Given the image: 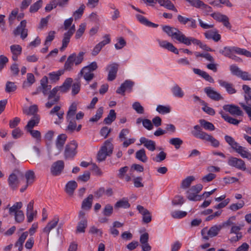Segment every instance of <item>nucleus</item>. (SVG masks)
<instances>
[{"label": "nucleus", "mask_w": 251, "mask_h": 251, "mask_svg": "<svg viewBox=\"0 0 251 251\" xmlns=\"http://www.w3.org/2000/svg\"><path fill=\"white\" fill-rule=\"evenodd\" d=\"M203 186L201 184H198L196 185L192 186L186 192L187 198L190 201H199L201 200V195L198 194L202 189Z\"/></svg>", "instance_id": "nucleus-5"}, {"label": "nucleus", "mask_w": 251, "mask_h": 251, "mask_svg": "<svg viewBox=\"0 0 251 251\" xmlns=\"http://www.w3.org/2000/svg\"><path fill=\"white\" fill-rule=\"evenodd\" d=\"M195 180V178L194 176H187L186 178L182 180L180 187L183 189H186L189 188L192 182Z\"/></svg>", "instance_id": "nucleus-36"}, {"label": "nucleus", "mask_w": 251, "mask_h": 251, "mask_svg": "<svg viewBox=\"0 0 251 251\" xmlns=\"http://www.w3.org/2000/svg\"><path fill=\"white\" fill-rule=\"evenodd\" d=\"M27 231L23 232L15 244V246L18 248L19 251H22L23 249V244L28 236Z\"/></svg>", "instance_id": "nucleus-31"}, {"label": "nucleus", "mask_w": 251, "mask_h": 251, "mask_svg": "<svg viewBox=\"0 0 251 251\" xmlns=\"http://www.w3.org/2000/svg\"><path fill=\"white\" fill-rule=\"evenodd\" d=\"M227 164L229 166L234 167L238 170L242 171L247 170L244 161L240 158L231 156L228 159Z\"/></svg>", "instance_id": "nucleus-9"}, {"label": "nucleus", "mask_w": 251, "mask_h": 251, "mask_svg": "<svg viewBox=\"0 0 251 251\" xmlns=\"http://www.w3.org/2000/svg\"><path fill=\"white\" fill-rule=\"evenodd\" d=\"M191 133L195 137L201 139L206 132L202 131L200 126L196 125L194 126V130L192 131Z\"/></svg>", "instance_id": "nucleus-34"}, {"label": "nucleus", "mask_w": 251, "mask_h": 251, "mask_svg": "<svg viewBox=\"0 0 251 251\" xmlns=\"http://www.w3.org/2000/svg\"><path fill=\"white\" fill-rule=\"evenodd\" d=\"M67 138V136L65 134H61L58 136L55 142V146L59 151H62Z\"/></svg>", "instance_id": "nucleus-29"}, {"label": "nucleus", "mask_w": 251, "mask_h": 251, "mask_svg": "<svg viewBox=\"0 0 251 251\" xmlns=\"http://www.w3.org/2000/svg\"><path fill=\"white\" fill-rule=\"evenodd\" d=\"M77 110L76 104L75 102L73 103L69 107V110L67 113V120L74 119L75 116L76 114Z\"/></svg>", "instance_id": "nucleus-35"}, {"label": "nucleus", "mask_w": 251, "mask_h": 251, "mask_svg": "<svg viewBox=\"0 0 251 251\" xmlns=\"http://www.w3.org/2000/svg\"><path fill=\"white\" fill-rule=\"evenodd\" d=\"M222 227L223 226L219 225L212 226L208 230L207 227L203 228L201 231L202 238L205 240H208L209 237L212 238L217 236Z\"/></svg>", "instance_id": "nucleus-7"}, {"label": "nucleus", "mask_w": 251, "mask_h": 251, "mask_svg": "<svg viewBox=\"0 0 251 251\" xmlns=\"http://www.w3.org/2000/svg\"><path fill=\"white\" fill-rule=\"evenodd\" d=\"M80 74L83 75L84 78L88 82L94 77V74L89 70H84V67L81 69Z\"/></svg>", "instance_id": "nucleus-44"}, {"label": "nucleus", "mask_w": 251, "mask_h": 251, "mask_svg": "<svg viewBox=\"0 0 251 251\" xmlns=\"http://www.w3.org/2000/svg\"><path fill=\"white\" fill-rule=\"evenodd\" d=\"M59 221V218L58 216H55L53 219L49 222L47 226L44 228L43 231L46 233L48 236L49 235L50 231L55 228Z\"/></svg>", "instance_id": "nucleus-23"}, {"label": "nucleus", "mask_w": 251, "mask_h": 251, "mask_svg": "<svg viewBox=\"0 0 251 251\" xmlns=\"http://www.w3.org/2000/svg\"><path fill=\"white\" fill-rule=\"evenodd\" d=\"M33 150L34 151L31 152L30 155V158L32 161H35L38 159L40 155V150L37 147L34 146L33 147Z\"/></svg>", "instance_id": "nucleus-58"}, {"label": "nucleus", "mask_w": 251, "mask_h": 251, "mask_svg": "<svg viewBox=\"0 0 251 251\" xmlns=\"http://www.w3.org/2000/svg\"><path fill=\"white\" fill-rule=\"evenodd\" d=\"M156 111L161 114H165L170 112L171 109L169 106L159 105L156 107Z\"/></svg>", "instance_id": "nucleus-57"}, {"label": "nucleus", "mask_w": 251, "mask_h": 251, "mask_svg": "<svg viewBox=\"0 0 251 251\" xmlns=\"http://www.w3.org/2000/svg\"><path fill=\"white\" fill-rule=\"evenodd\" d=\"M173 95L177 98H182L184 96V93L181 88L177 84H175L172 88Z\"/></svg>", "instance_id": "nucleus-45"}, {"label": "nucleus", "mask_w": 251, "mask_h": 251, "mask_svg": "<svg viewBox=\"0 0 251 251\" xmlns=\"http://www.w3.org/2000/svg\"><path fill=\"white\" fill-rule=\"evenodd\" d=\"M199 123L202 127H203L205 130L213 131L215 130V127L214 125L204 119H201L199 120Z\"/></svg>", "instance_id": "nucleus-39"}, {"label": "nucleus", "mask_w": 251, "mask_h": 251, "mask_svg": "<svg viewBox=\"0 0 251 251\" xmlns=\"http://www.w3.org/2000/svg\"><path fill=\"white\" fill-rule=\"evenodd\" d=\"M137 209L142 214V220L144 223L148 224L151 222L152 219L151 214L147 209L145 208L142 205H138L137 206Z\"/></svg>", "instance_id": "nucleus-16"}, {"label": "nucleus", "mask_w": 251, "mask_h": 251, "mask_svg": "<svg viewBox=\"0 0 251 251\" xmlns=\"http://www.w3.org/2000/svg\"><path fill=\"white\" fill-rule=\"evenodd\" d=\"M64 73V71L59 70L56 72H52L50 73L49 74L50 78L51 80L56 81L59 79L60 76L63 75Z\"/></svg>", "instance_id": "nucleus-52"}, {"label": "nucleus", "mask_w": 251, "mask_h": 251, "mask_svg": "<svg viewBox=\"0 0 251 251\" xmlns=\"http://www.w3.org/2000/svg\"><path fill=\"white\" fill-rule=\"evenodd\" d=\"M11 51L13 54L20 55L22 53V47L19 45H13L10 47Z\"/></svg>", "instance_id": "nucleus-62"}, {"label": "nucleus", "mask_w": 251, "mask_h": 251, "mask_svg": "<svg viewBox=\"0 0 251 251\" xmlns=\"http://www.w3.org/2000/svg\"><path fill=\"white\" fill-rule=\"evenodd\" d=\"M223 109L228 112L232 115L242 116L243 115V111L238 106L233 104H226L223 107Z\"/></svg>", "instance_id": "nucleus-14"}, {"label": "nucleus", "mask_w": 251, "mask_h": 251, "mask_svg": "<svg viewBox=\"0 0 251 251\" xmlns=\"http://www.w3.org/2000/svg\"><path fill=\"white\" fill-rule=\"evenodd\" d=\"M159 44L160 47L167 49L168 50L175 53L178 54V50L173 45L172 43L167 42V41H159Z\"/></svg>", "instance_id": "nucleus-25"}, {"label": "nucleus", "mask_w": 251, "mask_h": 251, "mask_svg": "<svg viewBox=\"0 0 251 251\" xmlns=\"http://www.w3.org/2000/svg\"><path fill=\"white\" fill-rule=\"evenodd\" d=\"M72 35L65 32L64 34L63 38L62 40V46L60 48L61 50H63L68 46V44L70 42V38Z\"/></svg>", "instance_id": "nucleus-50"}, {"label": "nucleus", "mask_w": 251, "mask_h": 251, "mask_svg": "<svg viewBox=\"0 0 251 251\" xmlns=\"http://www.w3.org/2000/svg\"><path fill=\"white\" fill-rule=\"evenodd\" d=\"M25 177L27 183H32L35 178L34 172L32 170H28L25 174Z\"/></svg>", "instance_id": "nucleus-48"}, {"label": "nucleus", "mask_w": 251, "mask_h": 251, "mask_svg": "<svg viewBox=\"0 0 251 251\" xmlns=\"http://www.w3.org/2000/svg\"><path fill=\"white\" fill-rule=\"evenodd\" d=\"M157 2L160 6H163L168 9L172 10L175 12L177 11L174 4L170 0H146L145 1V2L147 3L151 6H154V4Z\"/></svg>", "instance_id": "nucleus-8"}, {"label": "nucleus", "mask_w": 251, "mask_h": 251, "mask_svg": "<svg viewBox=\"0 0 251 251\" xmlns=\"http://www.w3.org/2000/svg\"><path fill=\"white\" fill-rule=\"evenodd\" d=\"M193 70L195 74L201 76L206 80L211 83L214 82L213 78L211 76H210L208 75V74L206 72L202 71L199 69L196 68H194Z\"/></svg>", "instance_id": "nucleus-32"}, {"label": "nucleus", "mask_w": 251, "mask_h": 251, "mask_svg": "<svg viewBox=\"0 0 251 251\" xmlns=\"http://www.w3.org/2000/svg\"><path fill=\"white\" fill-rule=\"evenodd\" d=\"M163 31L172 39H176L180 43L183 33L178 28L170 26L169 25H163Z\"/></svg>", "instance_id": "nucleus-6"}, {"label": "nucleus", "mask_w": 251, "mask_h": 251, "mask_svg": "<svg viewBox=\"0 0 251 251\" xmlns=\"http://www.w3.org/2000/svg\"><path fill=\"white\" fill-rule=\"evenodd\" d=\"M23 206V203L22 202H17L12 206L9 208V213L10 215H14L20 211V209Z\"/></svg>", "instance_id": "nucleus-42"}, {"label": "nucleus", "mask_w": 251, "mask_h": 251, "mask_svg": "<svg viewBox=\"0 0 251 251\" xmlns=\"http://www.w3.org/2000/svg\"><path fill=\"white\" fill-rule=\"evenodd\" d=\"M21 174L19 170H15L13 173L11 174L8 178V183L9 187L13 190L17 188L19 184V180L18 176Z\"/></svg>", "instance_id": "nucleus-11"}, {"label": "nucleus", "mask_w": 251, "mask_h": 251, "mask_svg": "<svg viewBox=\"0 0 251 251\" xmlns=\"http://www.w3.org/2000/svg\"><path fill=\"white\" fill-rule=\"evenodd\" d=\"M43 0H39L32 4L29 8L30 13L36 12L42 6Z\"/></svg>", "instance_id": "nucleus-49"}, {"label": "nucleus", "mask_w": 251, "mask_h": 251, "mask_svg": "<svg viewBox=\"0 0 251 251\" xmlns=\"http://www.w3.org/2000/svg\"><path fill=\"white\" fill-rule=\"evenodd\" d=\"M135 157L143 163L146 162L148 160V157L144 149H142L137 151L135 153Z\"/></svg>", "instance_id": "nucleus-37"}, {"label": "nucleus", "mask_w": 251, "mask_h": 251, "mask_svg": "<svg viewBox=\"0 0 251 251\" xmlns=\"http://www.w3.org/2000/svg\"><path fill=\"white\" fill-rule=\"evenodd\" d=\"M86 28V24L85 23L81 24L79 26V28L77 29L76 34L75 38L79 39L83 34Z\"/></svg>", "instance_id": "nucleus-64"}, {"label": "nucleus", "mask_w": 251, "mask_h": 251, "mask_svg": "<svg viewBox=\"0 0 251 251\" xmlns=\"http://www.w3.org/2000/svg\"><path fill=\"white\" fill-rule=\"evenodd\" d=\"M117 43L115 44V47L117 50H120L126 45V42L123 37H119L117 39Z\"/></svg>", "instance_id": "nucleus-60"}, {"label": "nucleus", "mask_w": 251, "mask_h": 251, "mask_svg": "<svg viewBox=\"0 0 251 251\" xmlns=\"http://www.w3.org/2000/svg\"><path fill=\"white\" fill-rule=\"evenodd\" d=\"M84 54V52L81 51L77 55L75 53L70 54L64 64L63 71H71L73 70L74 64L76 66L79 65L83 60Z\"/></svg>", "instance_id": "nucleus-2"}, {"label": "nucleus", "mask_w": 251, "mask_h": 251, "mask_svg": "<svg viewBox=\"0 0 251 251\" xmlns=\"http://www.w3.org/2000/svg\"><path fill=\"white\" fill-rule=\"evenodd\" d=\"M130 206V204L128 201L124 198L117 201L115 205L116 208H128Z\"/></svg>", "instance_id": "nucleus-46"}, {"label": "nucleus", "mask_w": 251, "mask_h": 251, "mask_svg": "<svg viewBox=\"0 0 251 251\" xmlns=\"http://www.w3.org/2000/svg\"><path fill=\"white\" fill-rule=\"evenodd\" d=\"M140 144H143L144 146L149 151H153L155 150V142L151 140L147 139L144 137H142L140 139Z\"/></svg>", "instance_id": "nucleus-20"}, {"label": "nucleus", "mask_w": 251, "mask_h": 251, "mask_svg": "<svg viewBox=\"0 0 251 251\" xmlns=\"http://www.w3.org/2000/svg\"><path fill=\"white\" fill-rule=\"evenodd\" d=\"M93 196L92 194L89 195L86 198L82 201L81 208L86 210H89L92 207Z\"/></svg>", "instance_id": "nucleus-33"}, {"label": "nucleus", "mask_w": 251, "mask_h": 251, "mask_svg": "<svg viewBox=\"0 0 251 251\" xmlns=\"http://www.w3.org/2000/svg\"><path fill=\"white\" fill-rule=\"evenodd\" d=\"M113 150V145L110 140L108 139L105 141L97 154L98 161L101 162L105 160L107 156H109L112 153Z\"/></svg>", "instance_id": "nucleus-3"}, {"label": "nucleus", "mask_w": 251, "mask_h": 251, "mask_svg": "<svg viewBox=\"0 0 251 251\" xmlns=\"http://www.w3.org/2000/svg\"><path fill=\"white\" fill-rule=\"evenodd\" d=\"M201 42V41L200 40L192 37H187L183 34L180 43L183 44L186 46H190L191 44H193L199 46Z\"/></svg>", "instance_id": "nucleus-21"}, {"label": "nucleus", "mask_w": 251, "mask_h": 251, "mask_svg": "<svg viewBox=\"0 0 251 251\" xmlns=\"http://www.w3.org/2000/svg\"><path fill=\"white\" fill-rule=\"evenodd\" d=\"M220 114L221 115L222 117L226 122H228V123H229L230 124L237 126L241 122L240 120H238L237 119L232 118V117L228 116L227 114L224 113L223 112H221Z\"/></svg>", "instance_id": "nucleus-40"}, {"label": "nucleus", "mask_w": 251, "mask_h": 251, "mask_svg": "<svg viewBox=\"0 0 251 251\" xmlns=\"http://www.w3.org/2000/svg\"><path fill=\"white\" fill-rule=\"evenodd\" d=\"M51 86L48 84V77L46 76H44L41 80V85L38 89L42 91L44 95L46 96L50 93Z\"/></svg>", "instance_id": "nucleus-18"}, {"label": "nucleus", "mask_w": 251, "mask_h": 251, "mask_svg": "<svg viewBox=\"0 0 251 251\" xmlns=\"http://www.w3.org/2000/svg\"><path fill=\"white\" fill-rule=\"evenodd\" d=\"M118 67L119 65L116 63H113L107 67L106 70L108 72L107 77L108 81H111L116 78Z\"/></svg>", "instance_id": "nucleus-13"}, {"label": "nucleus", "mask_w": 251, "mask_h": 251, "mask_svg": "<svg viewBox=\"0 0 251 251\" xmlns=\"http://www.w3.org/2000/svg\"><path fill=\"white\" fill-rule=\"evenodd\" d=\"M77 187V183L74 181L72 180L69 181L65 186V192L70 196L73 195L75 190Z\"/></svg>", "instance_id": "nucleus-30"}, {"label": "nucleus", "mask_w": 251, "mask_h": 251, "mask_svg": "<svg viewBox=\"0 0 251 251\" xmlns=\"http://www.w3.org/2000/svg\"><path fill=\"white\" fill-rule=\"evenodd\" d=\"M202 140L208 142L214 148H218L220 145L219 141L215 138L213 136L208 133H206L201 138Z\"/></svg>", "instance_id": "nucleus-26"}, {"label": "nucleus", "mask_w": 251, "mask_h": 251, "mask_svg": "<svg viewBox=\"0 0 251 251\" xmlns=\"http://www.w3.org/2000/svg\"><path fill=\"white\" fill-rule=\"evenodd\" d=\"M40 118L38 115H34L25 126V129L27 131L32 130V128L37 126L39 123Z\"/></svg>", "instance_id": "nucleus-28"}, {"label": "nucleus", "mask_w": 251, "mask_h": 251, "mask_svg": "<svg viewBox=\"0 0 251 251\" xmlns=\"http://www.w3.org/2000/svg\"><path fill=\"white\" fill-rule=\"evenodd\" d=\"M72 82V78H67L61 86L53 88L49 94V101L46 103V107L50 108L53 105L57 103L60 100V96L57 95V92L59 91L63 93L68 92Z\"/></svg>", "instance_id": "nucleus-1"}, {"label": "nucleus", "mask_w": 251, "mask_h": 251, "mask_svg": "<svg viewBox=\"0 0 251 251\" xmlns=\"http://www.w3.org/2000/svg\"><path fill=\"white\" fill-rule=\"evenodd\" d=\"M85 6L83 4L80 5L79 8L75 11L73 13V16L75 20L79 19L82 15Z\"/></svg>", "instance_id": "nucleus-54"}, {"label": "nucleus", "mask_w": 251, "mask_h": 251, "mask_svg": "<svg viewBox=\"0 0 251 251\" xmlns=\"http://www.w3.org/2000/svg\"><path fill=\"white\" fill-rule=\"evenodd\" d=\"M187 212L182 211H174L171 213L172 216L175 219H181L187 215Z\"/></svg>", "instance_id": "nucleus-59"}, {"label": "nucleus", "mask_w": 251, "mask_h": 251, "mask_svg": "<svg viewBox=\"0 0 251 251\" xmlns=\"http://www.w3.org/2000/svg\"><path fill=\"white\" fill-rule=\"evenodd\" d=\"M242 158L251 160V153L248 151L246 148L242 147L237 152Z\"/></svg>", "instance_id": "nucleus-53"}, {"label": "nucleus", "mask_w": 251, "mask_h": 251, "mask_svg": "<svg viewBox=\"0 0 251 251\" xmlns=\"http://www.w3.org/2000/svg\"><path fill=\"white\" fill-rule=\"evenodd\" d=\"M116 118V113L114 110L111 109L107 117L104 119V123L105 124H111Z\"/></svg>", "instance_id": "nucleus-41"}, {"label": "nucleus", "mask_w": 251, "mask_h": 251, "mask_svg": "<svg viewBox=\"0 0 251 251\" xmlns=\"http://www.w3.org/2000/svg\"><path fill=\"white\" fill-rule=\"evenodd\" d=\"M88 222L87 219L81 220L77 224L76 232L77 233H84L87 227Z\"/></svg>", "instance_id": "nucleus-38"}, {"label": "nucleus", "mask_w": 251, "mask_h": 251, "mask_svg": "<svg viewBox=\"0 0 251 251\" xmlns=\"http://www.w3.org/2000/svg\"><path fill=\"white\" fill-rule=\"evenodd\" d=\"M77 143L75 140L68 143L65 147L64 157L65 160L73 159L77 154Z\"/></svg>", "instance_id": "nucleus-4"}, {"label": "nucleus", "mask_w": 251, "mask_h": 251, "mask_svg": "<svg viewBox=\"0 0 251 251\" xmlns=\"http://www.w3.org/2000/svg\"><path fill=\"white\" fill-rule=\"evenodd\" d=\"M205 37L207 39H212L215 42L219 41L221 38V35L218 33L216 29H213L206 31L204 33Z\"/></svg>", "instance_id": "nucleus-19"}, {"label": "nucleus", "mask_w": 251, "mask_h": 251, "mask_svg": "<svg viewBox=\"0 0 251 251\" xmlns=\"http://www.w3.org/2000/svg\"><path fill=\"white\" fill-rule=\"evenodd\" d=\"M26 22L25 20H23L21 22L20 25H19L16 29L14 31V34L15 36L21 35V37L24 39L27 36L28 30L26 27Z\"/></svg>", "instance_id": "nucleus-12"}, {"label": "nucleus", "mask_w": 251, "mask_h": 251, "mask_svg": "<svg viewBox=\"0 0 251 251\" xmlns=\"http://www.w3.org/2000/svg\"><path fill=\"white\" fill-rule=\"evenodd\" d=\"M204 91L206 94L207 96L212 100L218 101L223 99L221 95L215 91L214 88L211 87H205L204 89Z\"/></svg>", "instance_id": "nucleus-15"}, {"label": "nucleus", "mask_w": 251, "mask_h": 251, "mask_svg": "<svg viewBox=\"0 0 251 251\" xmlns=\"http://www.w3.org/2000/svg\"><path fill=\"white\" fill-rule=\"evenodd\" d=\"M113 211V206L110 204H106L102 211L103 214L105 216L109 217L112 215Z\"/></svg>", "instance_id": "nucleus-61"}, {"label": "nucleus", "mask_w": 251, "mask_h": 251, "mask_svg": "<svg viewBox=\"0 0 251 251\" xmlns=\"http://www.w3.org/2000/svg\"><path fill=\"white\" fill-rule=\"evenodd\" d=\"M103 112V108L102 107H99L97 110L96 114L95 116L90 119L89 121L92 122H96L102 116Z\"/></svg>", "instance_id": "nucleus-51"}, {"label": "nucleus", "mask_w": 251, "mask_h": 251, "mask_svg": "<svg viewBox=\"0 0 251 251\" xmlns=\"http://www.w3.org/2000/svg\"><path fill=\"white\" fill-rule=\"evenodd\" d=\"M237 47H225L223 49L219 50V52L225 57L230 58L233 53H236L237 51Z\"/></svg>", "instance_id": "nucleus-22"}, {"label": "nucleus", "mask_w": 251, "mask_h": 251, "mask_svg": "<svg viewBox=\"0 0 251 251\" xmlns=\"http://www.w3.org/2000/svg\"><path fill=\"white\" fill-rule=\"evenodd\" d=\"M202 140L208 142L214 148H218L220 145L219 141L215 138L213 136L208 133H206L201 138Z\"/></svg>", "instance_id": "nucleus-27"}, {"label": "nucleus", "mask_w": 251, "mask_h": 251, "mask_svg": "<svg viewBox=\"0 0 251 251\" xmlns=\"http://www.w3.org/2000/svg\"><path fill=\"white\" fill-rule=\"evenodd\" d=\"M169 143L174 146L176 149H178L182 144L183 141L179 138H173L170 140Z\"/></svg>", "instance_id": "nucleus-55"}, {"label": "nucleus", "mask_w": 251, "mask_h": 251, "mask_svg": "<svg viewBox=\"0 0 251 251\" xmlns=\"http://www.w3.org/2000/svg\"><path fill=\"white\" fill-rule=\"evenodd\" d=\"M166 155V153L162 151L157 154L156 156L152 157V159L155 162H160L165 159Z\"/></svg>", "instance_id": "nucleus-56"}, {"label": "nucleus", "mask_w": 251, "mask_h": 251, "mask_svg": "<svg viewBox=\"0 0 251 251\" xmlns=\"http://www.w3.org/2000/svg\"><path fill=\"white\" fill-rule=\"evenodd\" d=\"M65 165L63 160H57L51 166L50 173L53 176H58L61 174L64 169Z\"/></svg>", "instance_id": "nucleus-10"}, {"label": "nucleus", "mask_w": 251, "mask_h": 251, "mask_svg": "<svg viewBox=\"0 0 251 251\" xmlns=\"http://www.w3.org/2000/svg\"><path fill=\"white\" fill-rule=\"evenodd\" d=\"M133 85V82L129 80H126L117 89L116 93L124 96L126 91H131Z\"/></svg>", "instance_id": "nucleus-17"}, {"label": "nucleus", "mask_w": 251, "mask_h": 251, "mask_svg": "<svg viewBox=\"0 0 251 251\" xmlns=\"http://www.w3.org/2000/svg\"><path fill=\"white\" fill-rule=\"evenodd\" d=\"M90 173L88 171H86L82 175L78 176L77 180L82 182H86L90 179Z\"/></svg>", "instance_id": "nucleus-63"}, {"label": "nucleus", "mask_w": 251, "mask_h": 251, "mask_svg": "<svg viewBox=\"0 0 251 251\" xmlns=\"http://www.w3.org/2000/svg\"><path fill=\"white\" fill-rule=\"evenodd\" d=\"M219 85L226 89L227 92L230 94H233L236 92L234 88L233 85L231 83L228 82L222 79L218 80Z\"/></svg>", "instance_id": "nucleus-24"}, {"label": "nucleus", "mask_w": 251, "mask_h": 251, "mask_svg": "<svg viewBox=\"0 0 251 251\" xmlns=\"http://www.w3.org/2000/svg\"><path fill=\"white\" fill-rule=\"evenodd\" d=\"M35 77L34 75L31 73L27 74L26 81H25L23 84V87L25 88L30 87L35 82Z\"/></svg>", "instance_id": "nucleus-43"}, {"label": "nucleus", "mask_w": 251, "mask_h": 251, "mask_svg": "<svg viewBox=\"0 0 251 251\" xmlns=\"http://www.w3.org/2000/svg\"><path fill=\"white\" fill-rule=\"evenodd\" d=\"M68 125L66 127V130L70 133L73 132L76 128V123L75 119L67 120Z\"/></svg>", "instance_id": "nucleus-47"}]
</instances>
